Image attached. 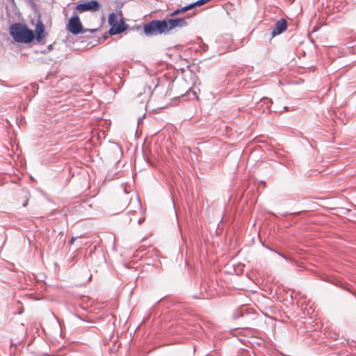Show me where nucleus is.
<instances>
[{"instance_id": "obj_5", "label": "nucleus", "mask_w": 356, "mask_h": 356, "mask_svg": "<svg viewBox=\"0 0 356 356\" xmlns=\"http://www.w3.org/2000/svg\"><path fill=\"white\" fill-rule=\"evenodd\" d=\"M67 29L73 35H77L84 32L80 18L76 13L69 19Z\"/></svg>"}, {"instance_id": "obj_11", "label": "nucleus", "mask_w": 356, "mask_h": 356, "mask_svg": "<svg viewBox=\"0 0 356 356\" xmlns=\"http://www.w3.org/2000/svg\"><path fill=\"white\" fill-rule=\"evenodd\" d=\"M136 212H129L124 216L123 222L125 225H129L132 221V216H135Z\"/></svg>"}, {"instance_id": "obj_9", "label": "nucleus", "mask_w": 356, "mask_h": 356, "mask_svg": "<svg viewBox=\"0 0 356 356\" xmlns=\"http://www.w3.org/2000/svg\"><path fill=\"white\" fill-rule=\"evenodd\" d=\"M31 194L26 189H22L19 194V201L22 202V207H25L27 206Z\"/></svg>"}, {"instance_id": "obj_19", "label": "nucleus", "mask_w": 356, "mask_h": 356, "mask_svg": "<svg viewBox=\"0 0 356 356\" xmlns=\"http://www.w3.org/2000/svg\"><path fill=\"white\" fill-rule=\"evenodd\" d=\"M144 220V219H142V218H138V225H141L142 222Z\"/></svg>"}, {"instance_id": "obj_13", "label": "nucleus", "mask_w": 356, "mask_h": 356, "mask_svg": "<svg viewBox=\"0 0 356 356\" xmlns=\"http://www.w3.org/2000/svg\"><path fill=\"white\" fill-rule=\"evenodd\" d=\"M125 208V204H123L122 207H120V209H118V211H116L114 208H111L109 209V212L111 215H115L120 212H121L122 211H123Z\"/></svg>"}, {"instance_id": "obj_6", "label": "nucleus", "mask_w": 356, "mask_h": 356, "mask_svg": "<svg viewBox=\"0 0 356 356\" xmlns=\"http://www.w3.org/2000/svg\"><path fill=\"white\" fill-rule=\"evenodd\" d=\"M100 8L101 5L98 1L92 0L78 3L75 7V10L81 13L86 11L97 12L100 9Z\"/></svg>"}, {"instance_id": "obj_10", "label": "nucleus", "mask_w": 356, "mask_h": 356, "mask_svg": "<svg viewBox=\"0 0 356 356\" xmlns=\"http://www.w3.org/2000/svg\"><path fill=\"white\" fill-rule=\"evenodd\" d=\"M245 310L246 309L244 307H241L239 309H236L233 314V318L234 319H238L240 317H243L244 316H248L249 315L245 312Z\"/></svg>"}, {"instance_id": "obj_3", "label": "nucleus", "mask_w": 356, "mask_h": 356, "mask_svg": "<svg viewBox=\"0 0 356 356\" xmlns=\"http://www.w3.org/2000/svg\"><path fill=\"white\" fill-rule=\"evenodd\" d=\"M108 24L111 26L108 33L111 35L120 33L128 27V24H127L122 18L120 19V22H118V15L115 13H111L109 15Z\"/></svg>"}, {"instance_id": "obj_16", "label": "nucleus", "mask_w": 356, "mask_h": 356, "mask_svg": "<svg viewBox=\"0 0 356 356\" xmlns=\"http://www.w3.org/2000/svg\"><path fill=\"white\" fill-rule=\"evenodd\" d=\"M239 356H251V355L248 351L243 350L240 352Z\"/></svg>"}, {"instance_id": "obj_2", "label": "nucleus", "mask_w": 356, "mask_h": 356, "mask_svg": "<svg viewBox=\"0 0 356 356\" xmlns=\"http://www.w3.org/2000/svg\"><path fill=\"white\" fill-rule=\"evenodd\" d=\"M144 33L147 36L161 35L168 32L165 19H154L143 25Z\"/></svg>"}, {"instance_id": "obj_1", "label": "nucleus", "mask_w": 356, "mask_h": 356, "mask_svg": "<svg viewBox=\"0 0 356 356\" xmlns=\"http://www.w3.org/2000/svg\"><path fill=\"white\" fill-rule=\"evenodd\" d=\"M9 33L13 39L17 42L28 44L35 39L33 31L22 23L11 24L9 27Z\"/></svg>"}, {"instance_id": "obj_17", "label": "nucleus", "mask_w": 356, "mask_h": 356, "mask_svg": "<svg viewBox=\"0 0 356 356\" xmlns=\"http://www.w3.org/2000/svg\"><path fill=\"white\" fill-rule=\"evenodd\" d=\"M180 13H181V11L179 10V9H177L175 11H173L172 13H171L170 14V16H172H172H175V15H179Z\"/></svg>"}, {"instance_id": "obj_7", "label": "nucleus", "mask_w": 356, "mask_h": 356, "mask_svg": "<svg viewBox=\"0 0 356 356\" xmlns=\"http://www.w3.org/2000/svg\"><path fill=\"white\" fill-rule=\"evenodd\" d=\"M191 16L188 15L185 17H179L175 19H166L165 22L167 24L168 32L177 27H185L188 25L186 22L187 19H189Z\"/></svg>"}, {"instance_id": "obj_18", "label": "nucleus", "mask_w": 356, "mask_h": 356, "mask_svg": "<svg viewBox=\"0 0 356 356\" xmlns=\"http://www.w3.org/2000/svg\"><path fill=\"white\" fill-rule=\"evenodd\" d=\"M78 237H72L70 242H69V244L71 245L72 244H74V241L77 239Z\"/></svg>"}, {"instance_id": "obj_23", "label": "nucleus", "mask_w": 356, "mask_h": 356, "mask_svg": "<svg viewBox=\"0 0 356 356\" xmlns=\"http://www.w3.org/2000/svg\"><path fill=\"white\" fill-rule=\"evenodd\" d=\"M283 109H284V110H285V111H289V109H288V107H287V106H284V107H283Z\"/></svg>"}, {"instance_id": "obj_22", "label": "nucleus", "mask_w": 356, "mask_h": 356, "mask_svg": "<svg viewBox=\"0 0 356 356\" xmlns=\"http://www.w3.org/2000/svg\"><path fill=\"white\" fill-rule=\"evenodd\" d=\"M97 30L96 29H90L89 31L91 32V33H93L95 31H96Z\"/></svg>"}, {"instance_id": "obj_20", "label": "nucleus", "mask_w": 356, "mask_h": 356, "mask_svg": "<svg viewBox=\"0 0 356 356\" xmlns=\"http://www.w3.org/2000/svg\"><path fill=\"white\" fill-rule=\"evenodd\" d=\"M269 109H270V111H273V112H278L279 111L276 110L275 108L273 110L272 106H270Z\"/></svg>"}, {"instance_id": "obj_15", "label": "nucleus", "mask_w": 356, "mask_h": 356, "mask_svg": "<svg viewBox=\"0 0 356 356\" xmlns=\"http://www.w3.org/2000/svg\"><path fill=\"white\" fill-rule=\"evenodd\" d=\"M193 8V6L192 5V3H190L187 6H184L183 8H180L179 10L181 11V13H182L186 12L189 10H191Z\"/></svg>"}, {"instance_id": "obj_8", "label": "nucleus", "mask_w": 356, "mask_h": 356, "mask_svg": "<svg viewBox=\"0 0 356 356\" xmlns=\"http://www.w3.org/2000/svg\"><path fill=\"white\" fill-rule=\"evenodd\" d=\"M286 29L287 22L285 19L282 18L275 22L274 28L271 32V36L273 38L278 35L285 31Z\"/></svg>"}, {"instance_id": "obj_12", "label": "nucleus", "mask_w": 356, "mask_h": 356, "mask_svg": "<svg viewBox=\"0 0 356 356\" xmlns=\"http://www.w3.org/2000/svg\"><path fill=\"white\" fill-rule=\"evenodd\" d=\"M182 97H186V99H197V97L194 91H191V90H188L186 94L182 95Z\"/></svg>"}, {"instance_id": "obj_24", "label": "nucleus", "mask_w": 356, "mask_h": 356, "mask_svg": "<svg viewBox=\"0 0 356 356\" xmlns=\"http://www.w3.org/2000/svg\"><path fill=\"white\" fill-rule=\"evenodd\" d=\"M196 15V13H195V12H193V13H192V16H194V15Z\"/></svg>"}, {"instance_id": "obj_4", "label": "nucleus", "mask_w": 356, "mask_h": 356, "mask_svg": "<svg viewBox=\"0 0 356 356\" xmlns=\"http://www.w3.org/2000/svg\"><path fill=\"white\" fill-rule=\"evenodd\" d=\"M33 33L36 42L42 45L45 44V38L48 35V33L45 31V26L40 19V14L38 15Z\"/></svg>"}, {"instance_id": "obj_21", "label": "nucleus", "mask_w": 356, "mask_h": 356, "mask_svg": "<svg viewBox=\"0 0 356 356\" xmlns=\"http://www.w3.org/2000/svg\"><path fill=\"white\" fill-rule=\"evenodd\" d=\"M277 252L279 255H280L281 257H282L283 258L286 259V257H285V256H284L283 254H280V253H279V252Z\"/></svg>"}, {"instance_id": "obj_14", "label": "nucleus", "mask_w": 356, "mask_h": 356, "mask_svg": "<svg viewBox=\"0 0 356 356\" xmlns=\"http://www.w3.org/2000/svg\"><path fill=\"white\" fill-rule=\"evenodd\" d=\"M193 8V6L192 5V3H190L187 6H184L183 8H180L179 10L181 11V13H182L186 12L189 10H191Z\"/></svg>"}]
</instances>
